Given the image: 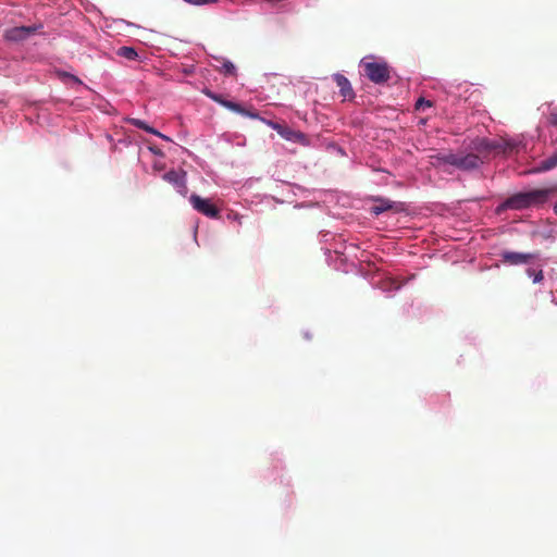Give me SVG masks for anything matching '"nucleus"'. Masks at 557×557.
Listing matches in <instances>:
<instances>
[{
    "mask_svg": "<svg viewBox=\"0 0 557 557\" xmlns=\"http://www.w3.org/2000/svg\"><path fill=\"white\" fill-rule=\"evenodd\" d=\"M376 205L371 208V213L374 215H380L381 213L393 209V201L388 199H377Z\"/></svg>",
    "mask_w": 557,
    "mask_h": 557,
    "instance_id": "obj_15",
    "label": "nucleus"
},
{
    "mask_svg": "<svg viewBox=\"0 0 557 557\" xmlns=\"http://www.w3.org/2000/svg\"><path fill=\"white\" fill-rule=\"evenodd\" d=\"M502 261L510 265L527 264L537 258V253H524L515 251L502 252Z\"/></svg>",
    "mask_w": 557,
    "mask_h": 557,
    "instance_id": "obj_8",
    "label": "nucleus"
},
{
    "mask_svg": "<svg viewBox=\"0 0 557 557\" xmlns=\"http://www.w3.org/2000/svg\"><path fill=\"white\" fill-rule=\"evenodd\" d=\"M163 180L168 183L172 184L177 188V190L185 195L187 190L186 186V172L183 170H171L166 172L163 176Z\"/></svg>",
    "mask_w": 557,
    "mask_h": 557,
    "instance_id": "obj_10",
    "label": "nucleus"
},
{
    "mask_svg": "<svg viewBox=\"0 0 557 557\" xmlns=\"http://www.w3.org/2000/svg\"><path fill=\"white\" fill-rule=\"evenodd\" d=\"M126 122H127V123H129L131 125H133V126H135V127L139 128V129H143V131H145V132H147V133L153 134V135H156V136H158V137H160V138H162V139H165V140H168V141H170V140H171L168 136H165V135L161 134L160 132H158V131H157V129H154L153 127L149 126V125H148L145 121H143V120L134 119V117H128V119H126Z\"/></svg>",
    "mask_w": 557,
    "mask_h": 557,
    "instance_id": "obj_12",
    "label": "nucleus"
},
{
    "mask_svg": "<svg viewBox=\"0 0 557 557\" xmlns=\"http://www.w3.org/2000/svg\"><path fill=\"white\" fill-rule=\"evenodd\" d=\"M117 55L127 60H136L138 58L137 51L134 48L127 46L119 48Z\"/></svg>",
    "mask_w": 557,
    "mask_h": 557,
    "instance_id": "obj_16",
    "label": "nucleus"
},
{
    "mask_svg": "<svg viewBox=\"0 0 557 557\" xmlns=\"http://www.w3.org/2000/svg\"><path fill=\"white\" fill-rule=\"evenodd\" d=\"M189 202L197 212L211 219L220 218V210L210 199L202 198L197 194H193L189 197Z\"/></svg>",
    "mask_w": 557,
    "mask_h": 557,
    "instance_id": "obj_5",
    "label": "nucleus"
},
{
    "mask_svg": "<svg viewBox=\"0 0 557 557\" xmlns=\"http://www.w3.org/2000/svg\"><path fill=\"white\" fill-rule=\"evenodd\" d=\"M527 274L533 278L534 283H540L544 278L542 270L535 271L534 269H528Z\"/></svg>",
    "mask_w": 557,
    "mask_h": 557,
    "instance_id": "obj_18",
    "label": "nucleus"
},
{
    "mask_svg": "<svg viewBox=\"0 0 557 557\" xmlns=\"http://www.w3.org/2000/svg\"><path fill=\"white\" fill-rule=\"evenodd\" d=\"M221 71L224 74H227V75H235L236 74V67H235V65L231 61H224L222 66H221Z\"/></svg>",
    "mask_w": 557,
    "mask_h": 557,
    "instance_id": "obj_19",
    "label": "nucleus"
},
{
    "mask_svg": "<svg viewBox=\"0 0 557 557\" xmlns=\"http://www.w3.org/2000/svg\"><path fill=\"white\" fill-rule=\"evenodd\" d=\"M548 123L557 126V112H553L548 116ZM557 168V150L548 158L539 162V164L531 171L532 173L547 172Z\"/></svg>",
    "mask_w": 557,
    "mask_h": 557,
    "instance_id": "obj_7",
    "label": "nucleus"
},
{
    "mask_svg": "<svg viewBox=\"0 0 557 557\" xmlns=\"http://www.w3.org/2000/svg\"><path fill=\"white\" fill-rule=\"evenodd\" d=\"M471 148L475 151L474 154L481 156L484 163L491 158V156H497L502 146L498 145V140L476 138L472 141Z\"/></svg>",
    "mask_w": 557,
    "mask_h": 557,
    "instance_id": "obj_3",
    "label": "nucleus"
},
{
    "mask_svg": "<svg viewBox=\"0 0 557 557\" xmlns=\"http://www.w3.org/2000/svg\"><path fill=\"white\" fill-rule=\"evenodd\" d=\"M554 212H555V214L557 215V202H556V203H555V206H554Z\"/></svg>",
    "mask_w": 557,
    "mask_h": 557,
    "instance_id": "obj_24",
    "label": "nucleus"
},
{
    "mask_svg": "<svg viewBox=\"0 0 557 557\" xmlns=\"http://www.w3.org/2000/svg\"><path fill=\"white\" fill-rule=\"evenodd\" d=\"M483 164V159L474 152L455 153V158H450V165L461 171H472L479 169Z\"/></svg>",
    "mask_w": 557,
    "mask_h": 557,
    "instance_id": "obj_4",
    "label": "nucleus"
},
{
    "mask_svg": "<svg viewBox=\"0 0 557 557\" xmlns=\"http://www.w3.org/2000/svg\"><path fill=\"white\" fill-rule=\"evenodd\" d=\"M222 106L231 111H234L236 113H239L242 115L249 116L251 119H256L258 114L256 112H250L246 110L244 107H242L239 103L230 101V100H223Z\"/></svg>",
    "mask_w": 557,
    "mask_h": 557,
    "instance_id": "obj_13",
    "label": "nucleus"
},
{
    "mask_svg": "<svg viewBox=\"0 0 557 557\" xmlns=\"http://www.w3.org/2000/svg\"><path fill=\"white\" fill-rule=\"evenodd\" d=\"M63 77H67V78H71L72 81H74L75 83H78V84H82V81L76 77L75 75H72L70 73H63L62 74Z\"/></svg>",
    "mask_w": 557,
    "mask_h": 557,
    "instance_id": "obj_23",
    "label": "nucleus"
},
{
    "mask_svg": "<svg viewBox=\"0 0 557 557\" xmlns=\"http://www.w3.org/2000/svg\"><path fill=\"white\" fill-rule=\"evenodd\" d=\"M432 102L430 100H425L424 98H419L416 102V109L420 110L423 107H431Z\"/></svg>",
    "mask_w": 557,
    "mask_h": 557,
    "instance_id": "obj_22",
    "label": "nucleus"
},
{
    "mask_svg": "<svg viewBox=\"0 0 557 557\" xmlns=\"http://www.w3.org/2000/svg\"><path fill=\"white\" fill-rule=\"evenodd\" d=\"M498 145L502 146V148L498 150V154H505L510 156L513 152L518 151L519 144L515 140L510 139H498Z\"/></svg>",
    "mask_w": 557,
    "mask_h": 557,
    "instance_id": "obj_14",
    "label": "nucleus"
},
{
    "mask_svg": "<svg viewBox=\"0 0 557 557\" xmlns=\"http://www.w3.org/2000/svg\"><path fill=\"white\" fill-rule=\"evenodd\" d=\"M203 94L207 97H209L210 99H212L213 101H215V102H218V103H220L222 106V102H223L224 99H223V97L221 95H218V94H215V92H213V91H211L209 89H206L203 91Z\"/></svg>",
    "mask_w": 557,
    "mask_h": 557,
    "instance_id": "obj_20",
    "label": "nucleus"
},
{
    "mask_svg": "<svg viewBox=\"0 0 557 557\" xmlns=\"http://www.w3.org/2000/svg\"><path fill=\"white\" fill-rule=\"evenodd\" d=\"M367 77L375 84H384L391 78L389 66L385 62H364Z\"/></svg>",
    "mask_w": 557,
    "mask_h": 557,
    "instance_id": "obj_2",
    "label": "nucleus"
},
{
    "mask_svg": "<svg viewBox=\"0 0 557 557\" xmlns=\"http://www.w3.org/2000/svg\"><path fill=\"white\" fill-rule=\"evenodd\" d=\"M334 81L344 98L352 99L355 97L350 82L343 74H335Z\"/></svg>",
    "mask_w": 557,
    "mask_h": 557,
    "instance_id": "obj_11",
    "label": "nucleus"
},
{
    "mask_svg": "<svg viewBox=\"0 0 557 557\" xmlns=\"http://www.w3.org/2000/svg\"><path fill=\"white\" fill-rule=\"evenodd\" d=\"M268 125L272 127L274 131L277 132L278 135H281L284 139L290 140L294 143H304L305 141V135L301 132L294 131L285 125H282L280 123L269 121Z\"/></svg>",
    "mask_w": 557,
    "mask_h": 557,
    "instance_id": "obj_9",
    "label": "nucleus"
},
{
    "mask_svg": "<svg viewBox=\"0 0 557 557\" xmlns=\"http://www.w3.org/2000/svg\"><path fill=\"white\" fill-rule=\"evenodd\" d=\"M554 188L532 189L529 191L517 193L507 198L500 206L502 209L522 210L543 205L547 201Z\"/></svg>",
    "mask_w": 557,
    "mask_h": 557,
    "instance_id": "obj_1",
    "label": "nucleus"
},
{
    "mask_svg": "<svg viewBox=\"0 0 557 557\" xmlns=\"http://www.w3.org/2000/svg\"><path fill=\"white\" fill-rule=\"evenodd\" d=\"M186 3L193 4V5H205L208 3H214L218 0H184Z\"/></svg>",
    "mask_w": 557,
    "mask_h": 557,
    "instance_id": "obj_21",
    "label": "nucleus"
},
{
    "mask_svg": "<svg viewBox=\"0 0 557 557\" xmlns=\"http://www.w3.org/2000/svg\"><path fill=\"white\" fill-rule=\"evenodd\" d=\"M41 28L42 24H36L32 26H15L4 32V38L9 41H22L35 35Z\"/></svg>",
    "mask_w": 557,
    "mask_h": 557,
    "instance_id": "obj_6",
    "label": "nucleus"
},
{
    "mask_svg": "<svg viewBox=\"0 0 557 557\" xmlns=\"http://www.w3.org/2000/svg\"><path fill=\"white\" fill-rule=\"evenodd\" d=\"M450 158H455V153H443V154H436L432 156L433 164L440 165V164H449L450 165Z\"/></svg>",
    "mask_w": 557,
    "mask_h": 557,
    "instance_id": "obj_17",
    "label": "nucleus"
}]
</instances>
